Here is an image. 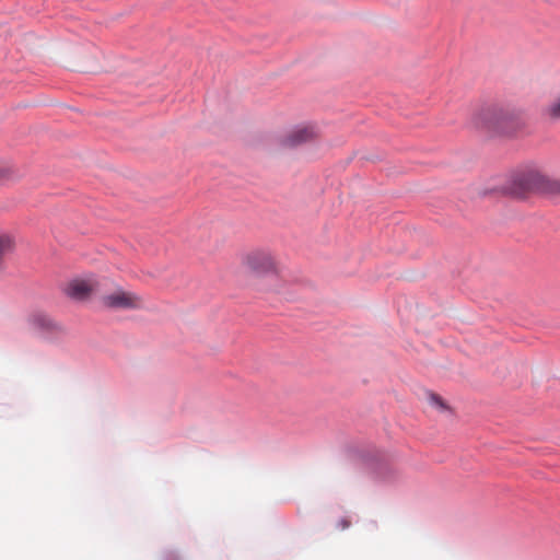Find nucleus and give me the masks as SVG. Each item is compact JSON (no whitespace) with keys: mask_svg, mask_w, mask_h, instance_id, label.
I'll list each match as a JSON object with an SVG mask.
<instances>
[{"mask_svg":"<svg viewBox=\"0 0 560 560\" xmlns=\"http://www.w3.org/2000/svg\"><path fill=\"white\" fill-rule=\"evenodd\" d=\"M474 128L494 136L512 137L526 127L524 110L512 103H490L478 108L471 116Z\"/></svg>","mask_w":560,"mask_h":560,"instance_id":"nucleus-1","label":"nucleus"},{"mask_svg":"<svg viewBox=\"0 0 560 560\" xmlns=\"http://www.w3.org/2000/svg\"><path fill=\"white\" fill-rule=\"evenodd\" d=\"M66 294L71 299L83 301L89 299L92 294L103 293L102 283L94 279H73L66 288Z\"/></svg>","mask_w":560,"mask_h":560,"instance_id":"nucleus-6","label":"nucleus"},{"mask_svg":"<svg viewBox=\"0 0 560 560\" xmlns=\"http://www.w3.org/2000/svg\"><path fill=\"white\" fill-rule=\"evenodd\" d=\"M101 294L102 305L109 310H137L143 306V300L140 295L120 288L110 293L103 292Z\"/></svg>","mask_w":560,"mask_h":560,"instance_id":"nucleus-4","label":"nucleus"},{"mask_svg":"<svg viewBox=\"0 0 560 560\" xmlns=\"http://www.w3.org/2000/svg\"><path fill=\"white\" fill-rule=\"evenodd\" d=\"M542 116L550 122H560V94L542 109Z\"/></svg>","mask_w":560,"mask_h":560,"instance_id":"nucleus-9","label":"nucleus"},{"mask_svg":"<svg viewBox=\"0 0 560 560\" xmlns=\"http://www.w3.org/2000/svg\"><path fill=\"white\" fill-rule=\"evenodd\" d=\"M319 138L318 129L311 124L298 125L290 129L280 140L281 147L294 149L315 142Z\"/></svg>","mask_w":560,"mask_h":560,"instance_id":"nucleus-5","label":"nucleus"},{"mask_svg":"<svg viewBox=\"0 0 560 560\" xmlns=\"http://www.w3.org/2000/svg\"><path fill=\"white\" fill-rule=\"evenodd\" d=\"M349 525H350V523H349V521H347V520H342V521L340 522V526H341V528H342V529L348 528V527H349Z\"/></svg>","mask_w":560,"mask_h":560,"instance_id":"nucleus-12","label":"nucleus"},{"mask_svg":"<svg viewBox=\"0 0 560 560\" xmlns=\"http://www.w3.org/2000/svg\"><path fill=\"white\" fill-rule=\"evenodd\" d=\"M15 247V240L9 233H0V270L4 267V260Z\"/></svg>","mask_w":560,"mask_h":560,"instance_id":"nucleus-8","label":"nucleus"},{"mask_svg":"<svg viewBox=\"0 0 560 560\" xmlns=\"http://www.w3.org/2000/svg\"><path fill=\"white\" fill-rule=\"evenodd\" d=\"M242 266L257 277H266V290L280 284V268L273 254L267 249H254L242 257Z\"/></svg>","mask_w":560,"mask_h":560,"instance_id":"nucleus-2","label":"nucleus"},{"mask_svg":"<svg viewBox=\"0 0 560 560\" xmlns=\"http://www.w3.org/2000/svg\"><path fill=\"white\" fill-rule=\"evenodd\" d=\"M31 325L45 336H58L65 331L63 327L44 313H35L30 317Z\"/></svg>","mask_w":560,"mask_h":560,"instance_id":"nucleus-7","label":"nucleus"},{"mask_svg":"<svg viewBox=\"0 0 560 560\" xmlns=\"http://www.w3.org/2000/svg\"><path fill=\"white\" fill-rule=\"evenodd\" d=\"M10 175V170L3 166H0V182L7 179Z\"/></svg>","mask_w":560,"mask_h":560,"instance_id":"nucleus-10","label":"nucleus"},{"mask_svg":"<svg viewBox=\"0 0 560 560\" xmlns=\"http://www.w3.org/2000/svg\"><path fill=\"white\" fill-rule=\"evenodd\" d=\"M513 192L523 194L530 190L560 191V182L550 179L538 170L529 168L513 178Z\"/></svg>","mask_w":560,"mask_h":560,"instance_id":"nucleus-3","label":"nucleus"},{"mask_svg":"<svg viewBox=\"0 0 560 560\" xmlns=\"http://www.w3.org/2000/svg\"><path fill=\"white\" fill-rule=\"evenodd\" d=\"M431 399H432V401H433L434 404H436L438 406H440V407H444L443 401H442V399H441L439 396H436V395H432V396H431Z\"/></svg>","mask_w":560,"mask_h":560,"instance_id":"nucleus-11","label":"nucleus"}]
</instances>
